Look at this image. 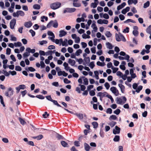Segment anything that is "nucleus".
<instances>
[{"label":"nucleus","instance_id":"obj_1","mask_svg":"<svg viewBox=\"0 0 151 151\" xmlns=\"http://www.w3.org/2000/svg\"><path fill=\"white\" fill-rule=\"evenodd\" d=\"M119 35L117 33L115 34V38L116 41L117 42H120L121 40L124 42L126 41V39L124 36L122 34L120 33H119Z\"/></svg>","mask_w":151,"mask_h":151},{"label":"nucleus","instance_id":"obj_2","mask_svg":"<svg viewBox=\"0 0 151 151\" xmlns=\"http://www.w3.org/2000/svg\"><path fill=\"white\" fill-rule=\"evenodd\" d=\"M61 6V3L58 2H56L51 4L50 5L51 9L55 10L60 8Z\"/></svg>","mask_w":151,"mask_h":151},{"label":"nucleus","instance_id":"obj_3","mask_svg":"<svg viewBox=\"0 0 151 151\" xmlns=\"http://www.w3.org/2000/svg\"><path fill=\"white\" fill-rule=\"evenodd\" d=\"M122 99L124 101H122V100L119 97H117L115 100L117 104H123L126 102L127 99L125 96H123L122 97Z\"/></svg>","mask_w":151,"mask_h":151},{"label":"nucleus","instance_id":"obj_4","mask_svg":"<svg viewBox=\"0 0 151 151\" xmlns=\"http://www.w3.org/2000/svg\"><path fill=\"white\" fill-rule=\"evenodd\" d=\"M14 94V91L11 87H9L8 89V91L5 92V95L8 97H10Z\"/></svg>","mask_w":151,"mask_h":151},{"label":"nucleus","instance_id":"obj_5","mask_svg":"<svg viewBox=\"0 0 151 151\" xmlns=\"http://www.w3.org/2000/svg\"><path fill=\"white\" fill-rule=\"evenodd\" d=\"M76 9L75 8H67L63 11V13H65L66 12L72 13L75 12Z\"/></svg>","mask_w":151,"mask_h":151},{"label":"nucleus","instance_id":"obj_6","mask_svg":"<svg viewBox=\"0 0 151 151\" xmlns=\"http://www.w3.org/2000/svg\"><path fill=\"white\" fill-rule=\"evenodd\" d=\"M120 128L116 126L115 127V129H113V133L114 134H119L120 132Z\"/></svg>","mask_w":151,"mask_h":151},{"label":"nucleus","instance_id":"obj_7","mask_svg":"<svg viewBox=\"0 0 151 151\" xmlns=\"http://www.w3.org/2000/svg\"><path fill=\"white\" fill-rule=\"evenodd\" d=\"M16 23V20L15 19H13L11 20L10 23V26L11 29H13L14 28Z\"/></svg>","mask_w":151,"mask_h":151},{"label":"nucleus","instance_id":"obj_8","mask_svg":"<svg viewBox=\"0 0 151 151\" xmlns=\"http://www.w3.org/2000/svg\"><path fill=\"white\" fill-rule=\"evenodd\" d=\"M32 25V23L31 21L26 22L24 23V26L27 28H29Z\"/></svg>","mask_w":151,"mask_h":151},{"label":"nucleus","instance_id":"obj_9","mask_svg":"<svg viewBox=\"0 0 151 151\" xmlns=\"http://www.w3.org/2000/svg\"><path fill=\"white\" fill-rule=\"evenodd\" d=\"M60 34L59 36L60 37H61L65 36L67 34V32L63 30H61L59 32Z\"/></svg>","mask_w":151,"mask_h":151},{"label":"nucleus","instance_id":"obj_10","mask_svg":"<svg viewBox=\"0 0 151 151\" xmlns=\"http://www.w3.org/2000/svg\"><path fill=\"white\" fill-rule=\"evenodd\" d=\"M84 60L85 62L83 63V65H86V64L89 63L90 62V58L89 57H88L87 58H86L84 59Z\"/></svg>","mask_w":151,"mask_h":151},{"label":"nucleus","instance_id":"obj_11","mask_svg":"<svg viewBox=\"0 0 151 151\" xmlns=\"http://www.w3.org/2000/svg\"><path fill=\"white\" fill-rule=\"evenodd\" d=\"M110 90L112 93L114 94H115L117 93V92H118V90L115 87L113 86L111 87Z\"/></svg>","mask_w":151,"mask_h":151},{"label":"nucleus","instance_id":"obj_12","mask_svg":"<svg viewBox=\"0 0 151 151\" xmlns=\"http://www.w3.org/2000/svg\"><path fill=\"white\" fill-rule=\"evenodd\" d=\"M26 51L28 52L29 53H34L35 51V49H31L30 47H27L26 48Z\"/></svg>","mask_w":151,"mask_h":151},{"label":"nucleus","instance_id":"obj_13","mask_svg":"<svg viewBox=\"0 0 151 151\" xmlns=\"http://www.w3.org/2000/svg\"><path fill=\"white\" fill-rule=\"evenodd\" d=\"M84 149L86 151H89L90 150V147L89 145L86 143H84Z\"/></svg>","mask_w":151,"mask_h":151},{"label":"nucleus","instance_id":"obj_14","mask_svg":"<svg viewBox=\"0 0 151 151\" xmlns=\"http://www.w3.org/2000/svg\"><path fill=\"white\" fill-rule=\"evenodd\" d=\"M119 86L120 87L121 92L124 93L125 91V87L124 86L121 84H118Z\"/></svg>","mask_w":151,"mask_h":151},{"label":"nucleus","instance_id":"obj_15","mask_svg":"<svg viewBox=\"0 0 151 151\" xmlns=\"http://www.w3.org/2000/svg\"><path fill=\"white\" fill-rule=\"evenodd\" d=\"M62 145L64 147H69L68 144L64 141H62L60 142Z\"/></svg>","mask_w":151,"mask_h":151},{"label":"nucleus","instance_id":"obj_16","mask_svg":"<svg viewBox=\"0 0 151 151\" xmlns=\"http://www.w3.org/2000/svg\"><path fill=\"white\" fill-rule=\"evenodd\" d=\"M43 137V136L42 134H40L37 136H34L32 138L34 139H36L37 140H40Z\"/></svg>","mask_w":151,"mask_h":151},{"label":"nucleus","instance_id":"obj_17","mask_svg":"<svg viewBox=\"0 0 151 151\" xmlns=\"http://www.w3.org/2000/svg\"><path fill=\"white\" fill-rule=\"evenodd\" d=\"M68 63L70 64L71 66H74L75 64L76 61L73 60H72L71 59H68Z\"/></svg>","mask_w":151,"mask_h":151},{"label":"nucleus","instance_id":"obj_18","mask_svg":"<svg viewBox=\"0 0 151 151\" xmlns=\"http://www.w3.org/2000/svg\"><path fill=\"white\" fill-rule=\"evenodd\" d=\"M106 45L107 48H108L109 49H112L113 47L112 44L109 42H106Z\"/></svg>","mask_w":151,"mask_h":151},{"label":"nucleus","instance_id":"obj_19","mask_svg":"<svg viewBox=\"0 0 151 151\" xmlns=\"http://www.w3.org/2000/svg\"><path fill=\"white\" fill-rule=\"evenodd\" d=\"M56 137L59 140L60 139H65L64 138L62 135L58 133L56 134Z\"/></svg>","mask_w":151,"mask_h":151},{"label":"nucleus","instance_id":"obj_20","mask_svg":"<svg viewBox=\"0 0 151 151\" xmlns=\"http://www.w3.org/2000/svg\"><path fill=\"white\" fill-rule=\"evenodd\" d=\"M25 69L27 71L34 72L35 71V69L32 67H29L28 68H25Z\"/></svg>","mask_w":151,"mask_h":151},{"label":"nucleus","instance_id":"obj_21","mask_svg":"<svg viewBox=\"0 0 151 151\" xmlns=\"http://www.w3.org/2000/svg\"><path fill=\"white\" fill-rule=\"evenodd\" d=\"M17 13H18V15H20L22 17L24 16L25 14L24 12L23 11L21 10L17 11Z\"/></svg>","mask_w":151,"mask_h":151},{"label":"nucleus","instance_id":"obj_22","mask_svg":"<svg viewBox=\"0 0 151 151\" xmlns=\"http://www.w3.org/2000/svg\"><path fill=\"white\" fill-rule=\"evenodd\" d=\"M150 5V1H147L146 3H144L143 6V8H146L149 6Z\"/></svg>","mask_w":151,"mask_h":151},{"label":"nucleus","instance_id":"obj_23","mask_svg":"<svg viewBox=\"0 0 151 151\" xmlns=\"http://www.w3.org/2000/svg\"><path fill=\"white\" fill-rule=\"evenodd\" d=\"M52 102L55 105H56L58 107H61L63 108V107L62 106L59 104H58L57 101L53 100Z\"/></svg>","mask_w":151,"mask_h":151},{"label":"nucleus","instance_id":"obj_24","mask_svg":"<svg viewBox=\"0 0 151 151\" xmlns=\"http://www.w3.org/2000/svg\"><path fill=\"white\" fill-rule=\"evenodd\" d=\"M120 140V137L119 135H115L113 139V140L115 142H117L119 141Z\"/></svg>","mask_w":151,"mask_h":151},{"label":"nucleus","instance_id":"obj_25","mask_svg":"<svg viewBox=\"0 0 151 151\" xmlns=\"http://www.w3.org/2000/svg\"><path fill=\"white\" fill-rule=\"evenodd\" d=\"M33 8L35 9H40V6L38 4H35L33 6Z\"/></svg>","mask_w":151,"mask_h":151},{"label":"nucleus","instance_id":"obj_26","mask_svg":"<svg viewBox=\"0 0 151 151\" xmlns=\"http://www.w3.org/2000/svg\"><path fill=\"white\" fill-rule=\"evenodd\" d=\"M19 120L20 122V123L22 125H24L26 123V122L22 119L20 117L19 118Z\"/></svg>","mask_w":151,"mask_h":151},{"label":"nucleus","instance_id":"obj_27","mask_svg":"<svg viewBox=\"0 0 151 151\" xmlns=\"http://www.w3.org/2000/svg\"><path fill=\"white\" fill-rule=\"evenodd\" d=\"M75 115L76 116H77L78 117V118L80 119H83V115L82 114H78L77 113H76L75 114Z\"/></svg>","mask_w":151,"mask_h":151},{"label":"nucleus","instance_id":"obj_28","mask_svg":"<svg viewBox=\"0 0 151 151\" xmlns=\"http://www.w3.org/2000/svg\"><path fill=\"white\" fill-rule=\"evenodd\" d=\"M54 23H53V27L55 28H57L58 26V23L57 21L56 20H55L54 21Z\"/></svg>","mask_w":151,"mask_h":151},{"label":"nucleus","instance_id":"obj_29","mask_svg":"<svg viewBox=\"0 0 151 151\" xmlns=\"http://www.w3.org/2000/svg\"><path fill=\"white\" fill-rule=\"evenodd\" d=\"M82 50L81 49L78 50L75 53V55L76 56H78L80 55V54L82 52Z\"/></svg>","mask_w":151,"mask_h":151},{"label":"nucleus","instance_id":"obj_30","mask_svg":"<svg viewBox=\"0 0 151 151\" xmlns=\"http://www.w3.org/2000/svg\"><path fill=\"white\" fill-rule=\"evenodd\" d=\"M92 124L93 126V128L96 129V128L98 126V124L97 122H94L92 123Z\"/></svg>","mask_w":151,"mask_h":151},{"label":"nucleus","instance_id":"obj_31","mask_svg":"<svg viewBox=\"0 0 151 151\" xmlns=\"http://www.w3.org/2000/svg\"><path fill=\"white\" fill-rule=\"evenodd\" d=\"M96 64L97 65L101 66H104L105 65V64L104 62L101 63L99 61L97 62Z\"/></svg>","mask_w":151,"mask_h":151},{"label":"nucleus","instance_id":"obj_32","mask_svg":"<svg viewBox=\"0 0 151 151\" xmlns=\"http://www.w3.org/2000/svg\"><path fill=\"white\" fill-rule=\"evenodd\" d=\"M105 34L107 37H110L112 36V34L109 31H107Z\"/></svg>","mask_w":151,"mask_h":151},{"label":"nucleus","instance_id":"obj_33","mask_svg":"<svg viewBox=\"0 0 151 151\" xmlns=\"http://www.w3.org/2000/svg\"><path fill=\"white\" fill-rule=\"evenodd\" d=\"M117 119V117L115 115H112L109 118V119L110 120H115Z\"/></svg>","mask_w":151,"mask_h":151},{"label":"nucleus","instance_id":"obj_34","mask_svg":"<svg viewBox=\"0 0 151 151\" xmlns=\"http://www.w3.org/2000/svg\"><path fill=\"white\" fill-rule=\"evenodd\" d=\"M143 87L142 86H138V88L136 90V92L137 93H139L142 89Z\"/></svg>","mask_w":151,"mask_h":151},{"label":"nucleus","instance_id":"obj_35","mask_svg":"<svg viewBox=\"0 0 151 151\" xmlns=\"http://www.w3.org/2000/svg\"><path fill=\"white\" fill-rule=\"evenodd\" d=\"M146 32L150 34L151 33V25H150L146 29Z\"/></svg>","mask_w":151,"mask_h":151},{"label":"nucleus","instance_id":"obj_36","mask_svg":"<svg viewBox=\"0 0 151 151\" xmlns=\"http://www.w3.org/2000/svg\"><path fill=\"white\" fill-rule=\"evenodd\" d=\"M73 5L74 6L79 7L81 6V4L79 3L73 2Z\"/></svg>","mask_w":151,"mask_h":151},{"label":"nucleus","instance_id":"obj_37","mask_svg":"<svg viewBox=\"0 0 151 151\" xmlns=\"http://www.w3.org/2000/svg\"><path fill=\"white\" fill-rule=\"evenodd\" d=\"M30 55V54L28 52H25L23 55V57L24 58H27L28 56H29Z\"/></svg>","mask_w":151,"mask_h":151},{"label":"nucleus","instance_id":"obj_38","mask_svg":"<svg viewBox=\"0 0 151 151\" xmlns=\"http://www.w3.org/2000/svg\"><path fill=\"white\" fill-rule=\"evenodd\" d=\"M0 99L1 104L3 105L4 107L5 106V105L3 97L1 95H0Z\"/></svg>","mask_w":151,"mask_h":151},{"label":"nucleus","instance_id":"obj_39","mask_svg":"<svg viewBox=\"0 0 151 151\" xmlns=\"http://www.w3.org/2000/svg\"><path fill=\"white\" fill-rule=\"evenodd\" d=\"M41 18L42 19L41 21L42 22H45L44 20L43 19H45L46 21H47L48 20L47 17L44 16H42Z\"/></svg>","mask_w":151,"mask_h":151},{"label":"nucleus","instance_id":"obj_40","mask_svg":"<svg viewBox=\"0 0 151 151\" xmlns=\"http://www.w3.org/2000/svg\"><path fill=\"white\" fill-rule=\"evenodd\" d=\"M106 96L111 100V103H113L114 102V100L111 95L107 94V95H106Z\"/></svg>","mask_w":151,"mask_h":151},{"label":"nucleus","instance_id":"obj_41","mask_svg":"<svg viewBox=\"0 0 151 151\" xmlns=\"http://www.w3.org/2000/svg\"><path fill=\"white\" fill-rule=\"evenodd\" d=\"M111 69L113 70L112 72L113 73H116L119 69L118 68L114 67V66L111 67Z\"/></svg>","mask_w":151,"mask_h":151},{"label":"nucleus","instance_id":"obj_42","mask_svg":"<svg viewBox=\"0 0 151 151\" xmlns=\"http://www.w3.org/2000/svg\"><path fill=\"white\" fill-rule=\"evenodd\" d=\"M101 137L102 138H104V133L103 130L101 128L100 129V131L99 133Z\"/></svg>","mask_w":151,"mask_h":151},{"label":"nucleus","instance_id":"obj_43","mask_svg":"<svg viewBox=\"0 0 151 151\" xmlns=\"http://www.w3.org/2000/svg\"><path fill=\"white\" fill-rule=\"evenodd\" d=\"M83 83L85 85H88V79L85 77L83 79Z\"/></svg>","mask_w":151,"mask_h":151},{"label":"nucleus","instance_id":"obj_44","mask_svg":"<svg viewBox=\"0 0 151 151\" xmlns=\"http://www.w3.org/2000/svg\"><path fill=\"white\" fill-rule=\"evenodd\" d=\"M54 22V21L51 20L50 22L47 24V27L48 28H50L52 26V24Z\"/></svg>","mask_w":151,"mask_h":151},{"label":"nucleus","instance_id":"obj_45","mask_svg":"<svg viewBox=\"0 0 151 151\" xmlns=\"http://www.w3.org/2000/svg\"><path fill=\"white\" fill-rule=\"evenodd\" d=\"M47 34L49 36H51L53 38L55 37V35L51 31H48L47 32Z\"/></svg>","mask_w":151,"mask_h":151},{"label":"nucleus","instance_id":"obj_46","mask_svg":"<svg viewBox=\"0 0 151 151\" xmlns=\"http://www.w3.org/2000/svg\"><path fill=\"white\" fill-rule=\"evenodd\" d=\"M89 66L91 69H93L95 66V64L94 63V62L92 61L90 63Z\"/></svg>","mask_w":151,"mask_h":151},{"label":"nucleus","instance_id":"obj_47","mask_svg":"<svg viewBox=\"0 0 151 151\" xmlns=\"http://www.w3.org/2000/svg\"><path fill=\"white\" fill-rule=\"evenodd\" d=\"M80 143L79 141H76L74 142V145L76 147H80Z\"/></svg>","mask_w":151,"mask_h":151},{"label":"nucleus","instance_id":"obj_48","mask_svg":"<svg viewBox=\"0 0 151 151\" xmlns=\"http://www.w3.org/2000/svg\"><path fill=\"white\" fill-rule=\"evenodd\" d=\"M120 112L121 111L119 109H117L114 111V113L116 115H118L120 114Z\"/></svg>","mask_w":151,"mask_h":151},{"label":"nucleus","instance_id":"obj_49","mask_svg":"<svg viewBox=\"0 0 151 151\" xmlns=\"http://www.w3.org/2000/svg\"><path fill=\"white\" fill-rule=\"evenodd\" d=\"M14 45L15 47H21L22 45L21 43L19 42H18L17 43H14Z\"/></svg>","mask_w":151,"mask_h":151},{"label":"nucleus","instance_id":"obj_50","mask_svg":"<svg viewBox=\"0 0 151 151\" xmlns=\"http://www.w3.org/2000/svg\"><path fill=\"white\" fill-rule=\"evenodd\" d=\"M36 97L41 99H43L45 98V97L42 95H37L35 96Z\"/></svg>","mask_w":151,"mask_h":151},{"label":"nucleus","instance_id":"obj_51","mask_svg":"<svg viewBox=\"0 0 151 151\" xmlns=\"http://www.w3.org/2000/svg\"><path fill=\"white\" fill-rule=\"evenodd\" d=\"M15 70L17 71H20L22 70V68L19 65H17L15 66Z\"/></svg>","mask_w":151,"mask_h":151},{"label":"nucleus","instance_id":"obj_52","mask_svg":"<svg viewBox=\"0 0 151 151\" xmlns=\"http://www.w3.org/2000/svg\"><path fill=\"white\" fill-rule=\"evenodd\" d=\"M85 78V76H82L80 77V78L78 79V82L79 83H82V79H84Z\"/></svg>","mask_w":151,"mask_h":151},{"label":"nucleus","instance_id":"obj_53","mask_svg":"<svg viewBox=\"0 0 151 151\" xmlns=\"http://www.w3.org/2000/svg\"><path fill=\"white\" fill-rule=\"evenodd\" d=\"M104 86L106 87V88L108 90L110 86L108 82H106L104 84Z\"/></svg>","mask_w":151,"mask_h":151},{"label":"nucleus","instance_id":"obj_54","mask_svg":"<svg viewBox=\"0 0 151 151\" xmlns=\"http://www.w3.org/2000/svg\"><path fill=\"white\" fill-rule=\"evenodd\" d=\"M63 81L66 84L70 83L71 82V81H70L68 80V79L67 78H64L63 80Z\"/></svg>","mask_w":151,"mask_h":151},{"label":"nucleus","instance_id":"obj_55","mask_svg":"<svg viewBox=\"0 0 151 151\" xmlns=\"http://www.w3.org/2000/svg\"><path fill=\"white\" fill-rule=\"evenodd\" d=\"M132 32L134 35L136 37L138 35L139 32L137 30H133Z\"/></svg>","mask_w":151,"mask_h":151},{"label":"nucleus","instance_id":"obj_56","mask_svg":"<svg viewBox=\"0 0 151 151\" xmlns=\"http://www.w3.org/2000/svg\"><path fill=\"white\" fill-rule=\"evenodd\" d=\"M79 86H81V90L82 91H84L86 89L85 86L83 85L79 84Z\"/></svg>","mask_w":151,"mask_h":151},{"label":"nucleus","instance_id":"obj_57","mask_svg":"<svg viewBox=\"0 0 151 151\" xmlns=\"http://www.w3.org/2000/svg\"><path fill=\"white\" fill-rule=\"evenodd\" d=\"M113 61L114 65L115 66H117L119 65V61L115 60H114Z\"/></svg>","mask_w":151,"mask_h":151},{"label":"nucleus","instance_id":"obj_58","mask_svg":"<svg viewBox=\"0 0 151 151\" xmlns=\"http://www.w3.org/2000/svg\"><path fill=\"white\" fill-rule=\"evenodd\" d=\"M49 115V114L47 113V112L45 111V112L44 114L42 115V116L43 118H46Z\"/></svg>","mask_w":151,"mask_h":151},{"label":"nucleus","instance_id":"obj_59","mask_svg":"<svg viewBox=\"0 0 151 151\" xmlns=\"http://www.w3.org/2000/svg\"><path fill=\"white\" fill-rule=\"evenodd\" d=\"M29 32L31 34L32 36L34 37L35 35V32L33 30L31 29L29 30Z\"/></svg>","mask_w":151,"mask_h":151},{"label":"nucleus","instance_id":"obj_60","mask_svg":"<svg viewBox=\"0 0 151 151\" xmlns=\"http://www.w3.org/2000/svg\"><path fill=\"white\" fill-rule=\"evenodd\" d=\"M89 94L91 96H93L95 95V93L94 91L91 90L89 92Z\"/></svg>","mask_w":151,"mask_h":151},{"label":"nucleus","instance_id":"obj_61","mask_svg":"<svg viewBox=\"0 0 151 151\" xmlns=\"http://www.w3.org/2000/svg\"><path fill=\"white\" fill-rule=\"evenodd\" d=\"M11 52V49L9 48H7L6 50V54L7 55H9L10 54Z\"/></svg>","mask_w":151,"mask_h":151},{"label":"nucleus","instance_id":"obj_62","mask_svg":"<svg viewBox=\"0 0 151 151\" xmlns=\"http://www.w3.org/2000/svg\"><path fill=\"white\" fill-rule=\"evenodd\" d=\"M3 72H4L3 73L4 75L6 76H9V73L6 71V70H2Z\"/></svg>","mask_w":151,"mask_h":151},{"label":"nucleus","instance_id":"obj_63","mask_svg":"<svg viewBox=\"0 0 151 151\" xmlns=\"http://www.w3.org/2000/svg\"><path fill=\"white\" fill-rule=\"evenodd\" d=\"M119 17L120 18V19L121 21L125 19V17L122 14H120L119 15Z\"/></svg>","mask_w":151,"mask_h":151},{"label":"nucleus","instance_id":"obj_64","mask_svg":"<svg viewBox=\"0 0 151 151\" xmlns=\"http://www.w3.org/2000/svg\"><path fill=\"white\" fill-rule=\"evenodd\" d=\"M103 17L104 18L106 19H108L109 18V15L106 13H105L103 15Z\"/></svg>","mask_w":151,"mask_h":151}]
</instances>
